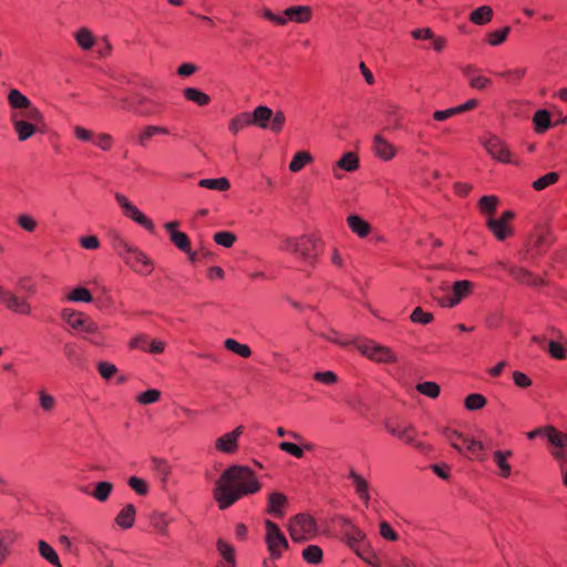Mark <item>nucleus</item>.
Here are the masks:
<instances>
[{
  "label": "nucleus",
  "instance_id": "nucleus-35",
  "mask_svg": "<svg viewBox=\"0 0 567 567\" xmlns=\"http://www.w3.org/2000/svg\"><path fill=\"white\" fill-rule=\"evenodd\" d=\"M313 162V156L307 151L297 152L289 163V171L298 173Z\"/></svg>",
  "mask_w": 567,
  "mask_h": 567
},
{
  "label": "nucleus",
  "instance_id": "nucleus-24",
  "mask_svg": "<svg viewBox=\"0 0 567 567\" xmlns=\"http://www.w3.org/2000/svg\"><path fill=\"white\" fill-rule=\"evenodd\" d=\"M216 550L219 556L217 563L237 565L236 551L230 543L223 538H218L216 542Z\"/></svg>",
  "mask_w": 567,
  "mask_h": 567
},
{
  "label": "nucleus",
  "instance_id": "nucleus-49",
  "mask_svg": "<svg viewBox=\"0 0 567 567\" xmlns=\"http://www.w3.org/2000/svg\"><path fill=\"white\" fill-rule=\"evenodd\" d=\"M92 144L103 152H110L114 146V138L109 133H95Z\"/></svg>",
  "mask_w": 567,
  "mask_h": 567
},
{
  "label": "nucleus",
  "instance_id": "nucleus-56",
  "mask_svg": "<svg viewBox=\"0 0 567 567\" xmlns=\"http://www.w3.org/2000/svg\"><path fill=\"white\" fill-rule=\"evenodd\" d=\"M169 239L177 249H179L183 252H188L190 240L185 233L178 231L172 234V237Z\"/></svg>",
  "mask_w": 567,
  "mask_h": 567
},
{
  "label": "nucleus",
  "instance_id": "nucleus-60",
  "mask_svg": "<svg viewBox=\"0 0 567 567\" xmlns=\"http://www.w3.org/2000/svg\"><path fill=\"white\" fill-rule=\"evenodd\" d=\"M38 395L40 406L44 412H51L55 408L56 401L53 395L49 394L44 390H40Z\"/></svg>",
  "mask_w": 567,
  "mask_h": 567
},
{
  "label": "nucleus",
  "instance_id": "nucleus-3",
  "mask_svg": "<svg viewBox=\"0 0 567 567\" xmlns=\"http://www.w3.org/2000/svg\"><path fill=\"white\" fill-rule=\"evenodd\" d=\"M112 247L117 256L140 276H148L154 270L152 259L138 247L131 245L121 235L116 234L112 238Z\"/></svg>",
  "mask_w": 567,
  "mask_h": 567
},
{
  "label": "nucleus",
  "instance_id": "nucleus-50",
  "mask_svg": "<svg viewBox=\"0 0 567 567\" xmlns=\"http://www.w3.org/2000/svg\"><path fill=\"white\" fill-rule=\"evenodd\" d=\"M509 32H511V28L509 27H505L503 29L494 30V31L487 33V42H488V44L492 45V47L501 45L502 43L505 42V40L507 39Z\"/></svg>",
  "mask_w": 567,
  "mask_h": 567
},
{
  "label": "nucleus",
  "instance_id": "nucleus-32",
  "mask_svg": "<svg viewBox=\"0 0 567 567\" xmlns=\"http://www.w3.org/2000/svg\"><path fill=\"white\" fill-rule=\"evenodd\" d=\"M14 543V534L10 530H0V566L4 564L11 554Z\"/></svg>",
  "mask_w": 567,
  "mask_h": 567
},
{
  "label": "nucleus",
  "instance_id": "nucleus-29",
  "mask_svg": "<svg viewBox=\"0 0 567 567\" xmlns=\"http://www.w3.org/2000/svg\"><path fill=\"white\" fill-rule=\"evenodd\" d=\"M136 509L133 504H126L116 515L115 524L122 529H128L134 525Z\"/></svg>",
  "mask_w": 567,
  "mask_h": 567
},
{
  "label": "nucleus",
  "instance_id": "nucleus-1",
  "mask_svg": "<svg viewBox=\"0 0 567 567\" xmlns=\"http://www.w3.org/2000/svg\"><path fill=\"white\" fill-rule=\"evenodd\" d=\"M259 489L260 483L250 467L231 465L215 482L213 496L218 508L224 511L241 497L255 494Z\"/></svg>",
  "mask_w": 567,
  "mask_h": 567
},
{
  "label": "nucleus",
  "instance_id": "nucleus-9",
  "mask_svg": "<svg viewBox=\"0 0 567 567\" xmlns=\"http://www.w3.org/2000/svg\"><path fill=\"white\" fill-rule=\"evenodd\" d=\"M0 305L8 311L19 316H31L33 308L31 302L13 290L0 285Z\"/></svg>",
  "mask_w": 567,
  "mask_h": 567
},
{
  "label": "nucleus",
  "instance_id": "nucleus-45",
  "mask_svg": "<svg viewBox=\"0 0 567 567\" xmlns=\"http://www.w3.org/2000/svg\"><path fill=\"white\" fill-rule=\"evenodd\" d=\"M278 447L280 451L288 453V454L295 456L296 458H302L303 457V449L310 451V450H312V444L308 443V444H305L303 447H300L297 444L284 441V442L279 443Z\"/></svg>",
  "mask_w": 567,
  "mask_h": 567
},
{
  "label": "nucleus",
  "instance_id": "nucleus-12",
  "mask_svg": "<svg viewBox=\"0 0 567 567\" xmlns=\"http://www.w3.org/2000/svg\"><path fill=\"white\" fill-rule=\"evenodd\" d=\"M114 198L126 218L133 220L150 233L154 231L155 225L153 220L141 212L138 207L127 198V196L122 193H115Z\"/></svg>",
  "mask_w": 567,
  "mask_h": 567
},
{
  "label": "nucleus",
  "instance_id": "nucleus-40",
  "mask_svg": "<svg viewBox=\"0 0 567 567\" xmlns=\"http://www.w3.org/2000/svg\"><path fill=\"white\" fill-rule=\"evenodd\" d=\"M198 186L207 189L225 192L230 188V183L226 177L203 178L198 182Z\"/></svg>",
  "mask_w": 567,
  "mask_h": 567
},
{
  "label": "nucleus",
  "instance_id": "nucleus-34",
  "mask_svg": "<svg viewBox=\"0 0 567 567\" xmlns=\"http://www.w3.org/2000/svg\"><path fill=\"white\" fill-rule=\"evenodd\" d=\"M158 134L167 135L169 134V130L165 126H158V125H147L145 126L141 133L137 136V143L141 146H146L148 141Z\"/></svg>",
  "mask_w": 567,
  "mask_h": 567
},
{
  "label": "nucleus",
  "instance_id": "nucleus-42",
  "mask_svg": "<svg viewBox=\"0 0 567 567\" xmlns=\"http://www.w3.org/2000/svg\"><path fill=\"white\" fill-rule=\"evenodd\" d=\"M302 559L310 565H318L322 561L323 551L317 545H308L302 549Z\"/></svg>",
  "mask_w": 567,
  "mask_h": 567
},
{
  "label": "nucleus",
  "instance_id": "nucleus-54",
  "mask_svg": "<svg viewBox=\"0 0 567 567\" xmlns=\"http://www.w3.org/2000/svg\"><path fill=\"white\" fill-rule=\"evenodd\" d=\"M320 337H322L323 339H326V340H328L330 342H333L336 344L342 346V347H346V346H349V344L355 342V340L350 339L348 337H343V336L339 334L334 330H330L328 332H321Z\"/></svg>",
  "mask_w": 567,
  "mask_h": 567
},
{
  "label": "nucleus",
  "instance_id": "nucleus-6",
  "mask_svg": "<svg viewBox=\"0 0 567 567\" xmlns=\"http://www.w3.org/2000/svg\"><path fill=\"white\" fill-rule=\"evenodd\" d=\"M475 285L470 280H457L452 286H441L433 292L434 300L443 308H453L474 290Z\"/></svg>",
  "mask_w": 567,
  "mask_h": 567
},
{
  "label": "nucleus",
  "instance_id": "nucleus-16",
  "mask_svg": "<svg viewBox=\"0 0 567 567\" xmlns=\"http://www.w3.org/2000/svg\"><path fill=\"white\" fill-rule=\"evenodd\" d=\"M319 240V237L316 235H302L298 237L295 255L305 261H311L316 255Z\"/></svg>",
  "mask_w": 567,
  "mask_h": 567
},
{
  "label": "nucleus",
  "instance_id": "nucleus-11",
  "mask_svg": "<svg viewBox=\"0 0 567 567\" xmlns=\"http://www.w3.org/2000/svg\"><path fill=\"white\" fill-rule=\"evenodd\" d=\"M114 198L126 218L133 220L150 233L154 231L155 225L153 220L141 212L138 207L127 198V196L122 193H115Z\"/></svg>",
  "mask_w": 567,
  "mask_h": 567
},
{
  "label": "nucleus",
  "instance_id": "nucleus-17",
  "mask_svg": "<svg viewBox=\"0 0 567 567\" xmlns=\"http://www.w3.org/2000/svg\"><path fill=\"white\" fill-rule=\"evenodd\" d=\"M512 450H495L492 453L493 463L496 466V474L498 477L503 480H507L513 474V466L511 464V458L513 457Z\"/></svg>",
  "mask_w": 567,
  "mask_h": 567
},
{
  "label": "nucleus",
  "instance_id": "nucleus-14",
  "mask_svg": "<svg viewBox=\"0 0 567 567\" xmlns=\"http://www.w3.org/2000/svg\"><path fill=\"white\" fill-rule=\"evenodd\" d=\"M244 433V426L238 425L233 431L227 432L215 440L214 447L223 454H235L238 451L239 437Z\"/></svg>",
  "mask_w": 567,
  "mask_h": 567
},
{
  "label": "nucleus",
  "instance_id": "nucleus-63",
  "mask_svg": "<svg viewBox=\"0 0 567 567\" xmlns=\"http://www.w3.org/2000/svg\"><path fill=\"white\" fill-rule=\"evenodd\" d=\"M73 134L76 140L84 143H93L95 133L80 125L73 127Z\"/></svg>",
  "mask_w": 567,
  "mask_h": 567
},
{
  "label": "nucleus",
  "instance_id": "nucleus-20",
  "mask_svg": "<svg viewBox=\"0 0 567 567\" xmlns=\"http://www.w3.org/2000/svg\"><path fill=\"white\" fill-rule=\"evenodd\" d=\"M373 152H374V155L384 161V162H389L391 159H393L396 155V147L390 143L385 137H383L382 135L380 134H377L374 137H373Z\"/></svg>",
  "mask_w": 567,
  "mask_h": 567
},
{
  "label": "nucleus",
  "instance_id": "nucleus-13",
  "mask_svg": "<svg viewBox=\"0 0 567 567\" xmlns=\"http://www.w3.org/2000/svg\"><path fill=\"white\" fill-rule=\"evenodd\" d=\"M482 144L493 159L503 164L518 165V161L514 158L507 144L501 137L491 134L482 142Z\"/></svg>",
  "mask_w": 567,
  "mask_h": 567
},
{
  "label": "nucleus",
  "instance_id": "nucleus-21",
  "mask_svg": "<svg viewBox=\"0 0 567 567\" xmlns=\"http://www.w3.org/2000/svg\"><path fill=\"white\" fill-rule=\"evenodd\" d=\"M312 16L313 10L310 6H291L284 11V18L287 19V22L308 23Z\"/></svg>",
  "mask_w": 567,
  "mask_h": 567
},
{
  "label": "nucleus",
  "instance_id": "nucleus-57",
  "mask_svg": "<svg viewBox=\"0 0 567 567\" xmlns=\"http://www.w3.org/2000/svg\"><path fill=\"white\" fill-rule=\"evenodd\" d=\"M214 241L221 247L230 248L236 241V236L231 231H218L214 235Z\"/></svg>",
  "mask_w": 567,
  "mask_h": 567
},
{
  "label": "nucleus",
  "instance_id": "nucleus-18",
  "mask_svg": "<svg viewBox=\"0 0 567 567\" xmlns=\"http://www.w3.org/2000/svg\"><path fill=\"white\" fill-rule=\"evenodd\" d=\"M347 477L351 481L357 496L364 504V506L368 507L371 501V485L368 480H365L354 468L349 470Z\"/></svg>",
  "mask_w": 567,
  "mask_h": 567
},
{
  "label": "nucleus",
  "instance_id": "nucleus-26",
  "mask_svg": "<svg viewBox=\"0 0 567 567\" xmlns=\"http://www.w3.org/2000/svg\"><path fill=\"white\" fill-rule=\"evenodd\" d=\"M287 497L282 493L274 492L268 497L267 512L276 517H282Z\"/></svg>",
  "mask_w": 567,
  "mask_h": 567
},
{
  "label": "nucleus",
  "instance_id": "nucleus-2",
  "mask_svg": "<svg viewBox=\"0 0 567 567\" xmlns=\"http://www.w3.org/2000/svg\"><path fill=\"white\" fill-rule=\"evenodd\" d=\"M10 107V123L19 142L47 130L44 113L18 89H10L7 95Z\"/></svg>",
  "mask_w": 567,
  "mask_h": 567
},
{
  "label": "nucleus",
  "instance_id": "nucleus-31",
  "mask_svg": "<svg viewBox=\"0 0 567 567\" xmlns=\"http://www.w3.org/2000/svg\"><path fill=\"white\" fill-rule=\"evenodd\" d=\"M462 449H463V451L465 450L470 456L476 458L477 461L482 462L485 460V456H484L485 446L481 441H477V440L466 436L464 442L462 443Z\"/></svg>",
  "mask_w": 567,
  "mask_h": 567
},
{
  "label": "nucleus",
  "instance_id": "nucleus-62",
  "mask_svg": "<svg viewBox=\"0 0 567 567\" xmlns=\"http://www.w3.org/2000/svg\"><path fill=\"white\" fill-rule=\"evenodd\" d=\"M96 368L100 375L105 380H110L117 372L116 365L106 361H100Z\"/></svg>",
  "mask_w": 567,
  "mask_h": 567
},
{
  "label": "nucleus",
  "instance_id": "nucleus-8",
  "mask_svg": "<svg viewBox=\"0 0 567 567\" xmlns=\"http://www.w3.org/2000/svg\"><path fill=\"white\" fill-rule=\"evenodd\" d=\"M265 543L272 559H279L288 549L289 543L279 526L272 520H265Z\"/></svg>",
  "mask_w": 567,
  "mask_h": 567
},
{
  "label": "nucleus",
  "instance_id": "nucleus-52",
  "mask_svg": "<svg viewBox=\"0 0 567 567\" xmlns=\"http://www.w3.org/2000/svg\"><path fill=\"white\" fill-rule=\"evenodd\" d=\"M127 484L137 495L145 496L150 492L148 483L141 477L131 476Z\"/></svg>",
  "mask_w": 567,
  "mask_h": 567
},
{
  "label": "nucleus",
  "instance_id": "nucleus-22",
  "mask_svg": "<svg viewBox=\"0 0 567 567\" xmlns=\"http://www.w3.org/2000/svg\"><path fill=\"white\" fill-rule=\"evenodd\" d=\"M347 225L361 239L367 238L372 230L371 225L357 214H351L347 217Z\"/></svg>",
  "mask_w": 567,
  "mask_h": 567
},
{
  "label": "nucleus",
  "instance_id": "nucleus-5",
  "mask_svg": "<svg viewBox=\"0 0 567 567\" xmlns=\"http://www.w3.org/2000/svg\"><path fill=\"white\" fill-rule=\"evenodd\" d=\"M389 434L402 441L404 444L410 445L422 454H430L433 451L431 444L425 443L419 439V432L415 426L401 420H389L384 424Z\"/></svg>",
  "mask_w": 567,
  "mask_h": 567
},
{
  "label": "nucleus",
  "instance_id": "nucleus-59",
  "mask_svg": "<svg viewBox=\"0 0 567 567\" xmlns=\"http://www.w3.org/2000/svg\"><path fill=\"white\" fill-rule=\"evenodd\" d=\"M17 224L28 233H33L38 227V221L29 214L18 215Z\"/></svg>",
  "mask_w": 567,
  "mask_h": 567
},
{
  "label": "nucleus",
  "instance_id": "nucleus-55",
  "mask_svg": "<svg viewBox=\"0 0 567 567\" xmlns=\"http://www.w3.org/2000/svg\"><path fill=\"white\" fill-rule=\"evenodd\" d=\"M486 404V399L480 393H472L465 398L464 405L470 411L482 409Z\"/></svg>",
  "mask_w": 567,
  "mask_h": 567
},
{
  "label": "nucleus",
  "instance_id": "nucleus-58",
  "mask_svg": "<svg viewBox=\"0 0 567 567\" xmlns=\"http://www.w3.org/2000/svg\"><path fill=\"white\" fill-rule=\"evenodd\" d=\"M141 103L145 106L144 114L145 115H155L163 111L164 103L161 101H155L152 99L144 97Z\"/></svg>",
  "mask_w": 567,
  "mask_h": 567
},
{
  "label": "nucleus",
  "instance_id": "nucleus-27",
  "mask_svg": "<svg viewBox=\"0 0 567 567\" xmlns=\"http://www.w3.org/2000/svg\"><path fill=\"white\" fill-rule=\"evenodd\" d=\"M251 125H257L260 128H268V123L272 117V111L265 105L257 106L252 113H249Z\"/></svg>",
  "mask_w": 567,
  "mask_h": 567
},
{
  "label": "nucleus",
  "instance_id": "nucleus-64",
  "mask_svg": "<svg viewBox=\"0 0 567 567\" xmlns=\"http://www.w3.org/2000/svg\"><path fill=\"white\" fill-rule=\"evenodd\" d=\"M285 123H286V115L284 112H281V111H278L276 113L272 112V117L270 118V122L268 123V128L275 133H278L282 130Z\"/></svg>",
  "mask_w": 567,
  "mask_h": 567
},
{
  "label": "nucleus",
  "instance_id": "nucleus-39",
  "mask_svg": "<svg viewBox=\"0 0 567 567\" xmlns=\"http://www.w3.org/2000/svg\"><path fill=\"white\" fill-rule=\"evenodd\" d=\"M65 300L74 303H90L92 302L93 297L89 289L84 287H75L65 296Z\"/></svg>",
  "mask_w": 567,
  "mask_h": 567
},
{
  "label": "nucleus",
  "instance_id": "nucleus-10",
  "mask_svg": "<svg viewBox=\"0 0 567 567\" xmlns=\"http://www.w3.org/2000/svg\"><path fill=\"white\" fill-rule=\"evenodd\" d=\"M354 344L362 355L374 362L394 363L398 360L395 353L390 348L372 340L355 341Z\"/></svg>",
  "mask_w": 567,
  "mask_h": 567
},
{
  "label": "nucleus",
  "instance_id": "nucleus-43",
  "mask_svg": "<svg viewBox=\"0 0 567 567\" xmlns=\"http://www.w3.org/2000/svg\"><path fill=\"white\" fill-rule=\"evenodd\" d=\"M224 346L228 351L234 352L241 358H249L251 355V350H250L249 346L239 343L235 339H231V338L226 339L224 342Z\"/></svg>",
  "mask_w": 567,
  "mask_h": 567
},
{
  "label": "nucleus",
  "instance_id": "nucleus-41",
  "mask_svg": "<svg viewBox=\"0 0 567 567\" xmlns=\"http://www.w3.org/2000/svg\"><path fill=\"white\" fill-rule=\"evenodd\" d=\"M511 275L520 284L536 286L539 282L538 278L534 277L527 269L522 267L513 266V268H511Z\"/></svg>",
  "mask_w": 567,
  "mask_h": 567
},
{
  "label": "nucleus",
  "instance_id": "nucleus-19",
  "mask_svg": "<svg viewBox=\"0 0 567 567\" xmlns=\"http://www.w3.org/2000/svg\"><path fill=\"white\" fill-rule=\"evenodd\" d=\"M360 166L359 157L353 152L344 153L332 166V174L336 179L343 177L342 172L352 173Z\"/></svg>",
  "mask_w": 567,
  "mask_h": 567
},
{
  "label": "nucleus",
  "instance_id": "nucleus-47",
  "mask_svg": "<svg viewBox=\"0 0 567 567\" xmlns=\"http://www.w3.org/2000/svg\"><path fill=\"white\" fill-rule=\"evenodd\" d=\"M416 390L419 393L430 399H436L441 392L440 385L436 382L432 381H425L416 384Z\"/></svg>",
  "mask_w": 567,
  "mask_h": 567
},
{
  "label": "nucleus",
  "instance_id": "nucleus-46",
  "mask_svg": "<svg viewBox=\"0 0 567 567\" xmlns=\"http://www.w3.org/2000/svg\"><path fill=\"white\" fill-rule=\"evenodd\" d=\"M251 125L250 116L248 112L240 113L236 117H234L228 125V130L233 134H237L244 127Z\"/></svg>",
  "mask_w": 567,
  "mask_h": 567
},
{
  "label": "nucleus",
  "instance_id": "nucleus-53",
  "mask_svg": "<svg viewBox=\"0 0 567 567\" xmlns=\"http://www.w3.org/2000/svg\"><path fill=\"white\" fill-rule=\"evenodd\" d=\"M161 399V391L156 389H150L136 396V402L141 405H148L156 403Z\"/></svg>",
  "mask_w": 567,
  "mask_h": 567
},
{
  "label": "nucleus",
  "instance_id": "nucleus-37",
  "mask_svg": "<svg viewBox=\"0 0 567 567\" xmlns=\"http://www.w3.org/2000/svg\"><path fill=\"white\" fill-rule=\"evenodd\" d=\"M533 124H534L535 131L538 134L545 133L551 126L550 113L547 110L536 111L533 116Z\"/></svg>",
  "mask_w": 567,
  "mask_h": 567
},
{
  "label": "nucleus",
  "instance_id": "nucleus-25",
  "mask_svg": "<svg viewBox=\"0 0 567 567\" xmlns=\"http://www.w3.org/2000/svg\"><path fill=\"white\" fill-rule=\"evenodd\" d=\"M39 555L53 567H63L56 550L45 540H38Z\"/></svg>",
  "mask_w": 567,
  "mask_h": 567
},
{
  "label": "nucleus",
  "instance_id": "nucleus-51",
  "mask_svg": "<svg viewBox=\"0 0 567 567\" xmlns=\"http://www.w3.org/2000/svg\"><path fill=\"white\" fill-rule=\"evenodd\" d=\"M558 178H559L558 173L549 172V173L545 174L544 176L537 178L533 183V187L535 190H543V189L547 188L548 186L554 185L558 181Z\"/></svg>",
  "mask_w": 567,
  "mask_h": 567
},
{
  "label": "nucleus",
  "instance_id": "nucleus-23",
  "mask_svg": "<svg viewBox=\"0 0 567 567\" xmlns=\"http://www.w3.org/2000/svg\"><path fill=\"white\" fill-rule=\"evenodd\" d=\"M346 538L348 545L357 553L360 554V550L367 547L365 543V534L357 526L351 525L346 530Z\"/></svg>",
  "mask_w": 567,
  "mask_h": 567
},
{
  "label": "nucleus",
  "instance_id": "nucleus-33",
  "mask_svg": "<svg viewBox=\"0 0 567 567\" xmlns=\"http://www.w3.org/2000/svg\"><path fill=\"white\" fill-rule=\"evenodd\" d=\"M185 100L193 102L198 106H206L210 103L212 99L208 94L196 87H185L183 90Z\"/></svg>",
  "mask_w": 567,
  "mask_h": 567
},
{
  "label": "nucleus",
  "instance_id": "nucleus-44",
  "mask_svg": "<svg viewBox=\"0 0 567 567\" xmlns=\"http://www.w3.org/2000/svg\"><path fill=\"white\" fill-rule=\"evenodd\" d=\"M442 434L453 449H455L460 453L463 452L462 443L466 437L465 435L451 429H444Z\"/></svg>",
  "mask_w": 567,
  "mask_h": 567
},
{
  "label": "nucleus",
  "instance_id": "nucleus-36",
  "mask_svg": "<svg viewBox=\"0 0 567 567\" xmlns=\"http://www.w3.org/2000/svg\"><path fill=\"white\" fill-rule=\"evenodd\" d=\"M545 439L553 446V449L567 446V434L558 431L553 425H546Z\"/></svg>",
  "mask_w": 567,
  "mask_h": 567
},
{
  "label": "nucleus",
  "instance_id": "nucleus-38",
  "mask_svg": "<svg viewBox=\"0 0 567 567\" xmlns=\"http://www.w3.org/2000/svg\"><path fill=\"white\" fill-rule=\"evenodd\" d=\"M493 18V9L489 6H482L470 14V21L477 25L488 23Z\"/></svg>",
  "mask_w": 567,
  "mask_h": 567
},
{
  "label": "nucleus",
  "instance_id": "nucleus-28",
  "mask_svg": "<svg viewBox=\"0 0 567 567\" xmlns=\"http://www.w3.org/2000/svg\"><path fill=\"white\" fill-rule=\"evenodd\" d=\"M113 491V484L106 481L97 482L94 485L93 491H89L86 487L81 488L82 493L91 495L97 502L104 503L109 499Z\"/></svg>",
  "mask_w": 567,
  "mask_h": 567
},
{
  "label": "nucleus",
  "instance_id": "nucleus-48",
  "mask_svg": "<svg viewBox=\"0 0 567 567\" xmlns=\"http://www.w3.org/2000/svg\"><path fill=\"white\" fill-rule=\"evenodd\" d=\"M498 198L494 195H485L478 200V208L482 214L492 215L497 208Z\"/></svg>",
  "mask_w": 567,
  "mask_h": 567
},
{
  "label": "nucleus",
  "instance_id": "nucleus-15",
  "mask_svg": "<svg viewBox=\"0 0 567 567\" xmlns=\"http://www.w3.org/2000/svg\"><path fill=\"white\" fill-rule=\"evenodd\" d=\"M512 210L504 212L499 218L487 219V227L498 240H504L512 236L513 230L509 226L511 220L514 218Z\"/></svg>",
  "mask_w": 567,
  "mask_h": 567
},
{
  "label": "nucleus",
  "instance_id": "nucleus-7",
  "mask_svg": "<svg viewBox=\"0 0 567 567\" xmlns=\"http://www.w3.org/2000/svg\"><path fill=\"white\" fill-rule=\"evenodd\" d=\"M288 530L293 542H307L317 536L318 525L312 516L301 513L289 519Z\"/></svg>",
  "mask_w": 567,
  "mask_h": 567
},
{
  "label": "nucleus",
  "instance_id": "nucleus-30",
  "mask_svg": "<svg viewBox=\"0 0 567 567\" xmlns=\"http://www.w3.org/2000/svg\"><path fill=\"white\" fill-rule=\"evenodd\" d=\"M73 37L79 48H81L83 51L91 50L96 43V38L86 27L79 28L74 32Z\"/></svg>",
  "mask_w": 567,
  "mask_h": 567
},
{
  "label": "nucleus",
  "instance_id": "nucleus-61",
  "mask_svg": "<svg viewBox=\"0 0 567 567\" xmlns=\"http://www.w3.org/2000/svg\"><path fill=\"white\" fill-rule=\"evenodd\" d=\"M410 319L415 323L427 324L433 320V315L424 311L421 307H416L412 311Z\"/></svg>",
  "mask_w": 567,
  "mask_h": 567
},
{
  "label": "nucleus",
  "instance_id": "nucleus-4",
  "mask_svg": "<svg viewBox=\"0 0 567 567\" xmlns=\"http://www.w3.org/2000/svg\"><path fill=\"white\" fill-rule=\"evenodd\" d=\"M60 317L71 330L82 333L84 340L93 346H104L100 327L90 316L73 308H62Z\"/></svg>",
  "mask_w": 567,
  "mask_h": 567
}]
</instances>
